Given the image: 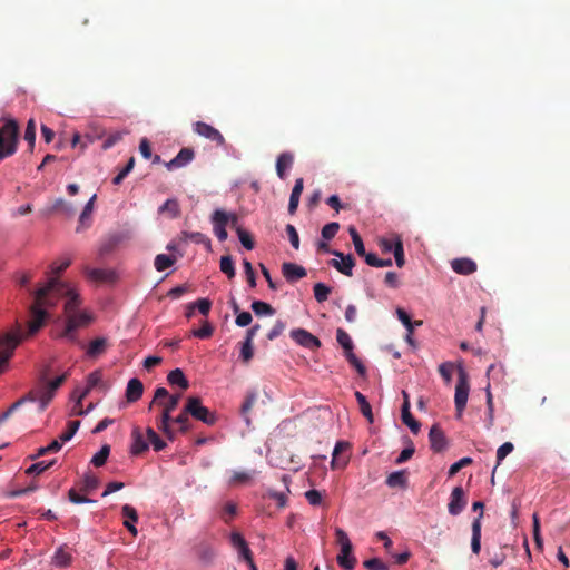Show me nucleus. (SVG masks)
<instances>
[{
  "mask_svg": "<svg viewBox=\"0 0 570 570\" xmlns=\"http://www.w3.org/2000/svg\"><path fill=\"white\" fill-rule=\"evenodd\" d=\"M254 355L253 342L245 340L240 348V358L244 363H248Z\"/></svg>",
  "mask_w": 570,
  "mask_h": 570,
  "instance_id": "58",
  "label": "nucleus"
},
{
  "mask_svg": "<svg viewBox=\"0 0 570 570\" xmlns=\"http://www.w3.org/2000/svg\"><path fill=\"white\" fill-rule=\"evenodd\" d=\"M219 268L229 279L234 278L236 275L234 261L230 255H225L220 257Z\"/></svg>",
  "mask_w": 570,
  "mask_h": 570,
  "instance_id": "40",
  "label": "nucleus"
},
{
  "mask_svg": "<svg viewBox=\"0 0 570 570\" xmlns=\"http://www.w3.org/2000/svg\"><path fill=\"white\" fill-rule=\"evenodd\" d=\"M72 556L70 551L66 547H59L53 557H52V564L60 568H66L71 564Z\"/></svg>",
  "mask_w": 570,
  "mask_h": 570,
  "instance_id": "27",
  "label": "nucleus"
},
{
  "mask_svg": "<svg viewBox=\"0 0 570 570\" xmlns=\"http://www.w3.org/2000/svg\"><path fill=\"white\" fill-rule=\"evenodd\" d=\"M186 412L206 425L213 426L217 422V415L208 407L204 406L202 400L197 396H189L186 401Z\"/></svg>",
  "mask_w": 570,
  "mask_h": 570,
  "instance_id": "5",
  "label": "nucleus"
},
{
  "mask_svg": "<svg viewBox=\"0 0 570 570\" xmlns=\"http://www.w3.org/2000/svg\"><path fill=\"white\" fill-rule=\"evenodd\" d=\"M429 440L433 452L441 453L448 448V439L438 424H433L430 429Z\"/></svg>",
  "mask_w": 570,
  "mask_h": 570,
  "instance_id": "13",
  "label": "nucleus"
},
{
  "mask_svg": "<svg viewBox=\"0 0 570 570\" xmlns=\"http://www.w3.org/2000/svg\"><path fill=\"white\" fill-rule=\"evenodd\" d=\"M83 272L89 279L95 282H112L115 279V273L109 269L85 267Z\"/></svg>",
  "mask_w": 570,
  "mask_h": 570,
  "instance_id": "21",
  "label": "nucleus"
},
{
  "mask_svg": "<svg viewBox=\"0 0 570 570\" xmlns=\"http://www.w3.org/2000/svg\"><path fill=\"white\" fill-rule=\"evenodd\" d=\"M468 501L462 487H455L450 495L448 511L451 515H459L465 508Z\"/></svg>",
  "mask_w": 570,
  "mask_h": 570,
  "instance_id": "12",
  "label": "nucleus"
},
{
  "mask_svg": "<svg viewBox=\"0 0 570 570\" xmlns=\"http://www.w3.org/2000/svg\"><path fill=\"white\" fill-rule=\"evenodd\" d=\"M314 297L318 303H323L327 301L328 295L331 294V287L325 285L324 283H316L313 287Z\"/></svg>",
  "mask_w": 570,
  "mask_h": 570,
  "instance_id": "50",
  "label": "nucleus"
},
{
  "mask_svg": "<svg viewBox=\"0 0 570 570\" xmlns=\"http://www.w3.org/2000/svg\"><path fill=\"white\" fill-rule=\"evenodd\" d=\"M144 393V385L140 380L131 379L129 380L126 389V397L127 401L132 403L138 401Z\"/></svg>",
  "mask_w": 570,
  "mask_h": 570,
  "instance_id": "24",
  "label": "nucleus"
},
{
  "mask_svg": "<svg viewBox=\"0 0 570 570\" xmlns=\"http://www.w3.org/2000/svg\"><path fill=\"white\" fill-rule=\"evenodd\" d=\"M254 475V472H247V471H234L229 484L230 485H243L247 484L252 481Z\"/></svg>",
  "mask_w": 570,
  "mask_h": 570,
  "instance_id": "42",
  "label": "nucleus"
},
{
  "mask_svg": "<svg viewBox=\"0 0 570 570\" xmlns=\"http://www.w3.org/2000/svg\"><path fill=\"white\" fill-rule=\"evenodd\" d=\"M481 519L482 513H479L472 522L471 550L474 554H479L481 551Z\"/></svg>",
  "mask_w": 570,
  "mask_h": 570,
  "instance_id": "23",
  "label": "nucleus"
},
{
  "mask_svg": "<svg viewBox=\"0 0 570 570\" xmlns=\"http://www.w3.org/2000/svg\"><path fill=\"white\" fill-rule=\"evenodd\" d=\"M51 212H61L66 215H72L73 207L70 203H67L65 199L58 198L52 205Z\"/></svg>",
  "mask_w": 570,
  "mask_h": 570,
  "instance_id": "55",
  "label": "nucleus"
},
{
  "mask_svg": "<svg viewBox=\"0 0 570 570\" xmlns=\"http://www.w3.org/2000/svg\"><path fill=\"white\" fill-rule=\"evenodd\" d=\"M56 463V460H50L48 462L40 461L31 464L27 470L26 474L28 475H39L50 469Z\"/></svg>",
  "mask_w": 570,
  "mask_h": 570,
  "instance_id": "44",
  "label": "nucleus"
},
{
  "mask_svg": "<svg viewBox=\"0 0 570 570\" xmlns=\"http://www.w3.org/2000/svg\"><path fill=\"white\" fill-rule=\"evenodd\" d=\"M132 444L131 453L139 455L148 450L149 443L144 439L142 432L139 428H134L131 432Z\"/></svg>",
  "mask_w": 570,
  "mask_h": 570,
  "instance_id": "20",
  "label": "nucleus"
},
{
  "mask_svg": "<svg viewBox=\"0 0 570 570\" xmlns=\"http://www.w3.org/2000/svg\"><path fill=\"white\" fill-rule=\"evenodd\" d=\"M121 513L126 518L124 525L134 537H136L138 533L137 528L134 525V523L138 521V513L136 509L129 504H125L121 508Z\"/></svg>",
  "mask_w": 570,
  "mask_h": 570,
  "instance_id": "22",
  "label": "nucleus"
},
{
  "mask_svg": "<svg viewBox=\"0 0 570 570\" xmlns=\"http://www.w3.org/2000/svg\"><path fill=\"white\" fill-rule=\"evenodd\" d=\"M393 254L397 267H403L405 264L403 242L400 236H396L393 246Z\"/></svg>",
  "mask_w": 570,
  "mask_h": 570,
  "instance_id": "47",
  "label": "nucleus"
},
{
  "mask_svg": "<svg viewBox=\"0 0 570 570\" xmlns=\"http://www.w3.org/2000/svg\"><path fill=\"white\" fill-rule=\"evenodd\" d=\"M107 345L108 343L105 337H98L89 343L87 348V355L94 358L98 357L99 355L106 352Z\"/></svg>",
  "mask_w": 570,
  "mask_h": 570,
  "instance_id": "32",
  "label": "nucleus"
},
{
  "mask_svg": "<svg viewBox=\"0 0 570 570\" xmlns=\"http://www.w3.org/2000/svg\"><path fill=\"white\" fill-rule=\"evenodd\" d=\"M181 399L180 393L171 394L168 400L165 402H159V405L163 407L161 414H167V416H171V413L176 410Z\"/></svg>",
  "mask_w": 570,
  "mask_h": 570,
  "instance_id": "37",
  "label": "nucleus"
},
{
  "mask_svg": "<svg viewBox=\"0 0 570 570\" xmlns=\"http://www.w3.org/2000/svg\"><path fill=\"white\" fill-rule=\"evenodd\" d=\"M175 263H176L175 256H169L166 254H158L155 257L154 265L158 272H163V271L171 267Z\"/></svg>",
  "mask_w": 570,
  "mask_h": 570,
  "instance_id": "39",
  "label": "nucleus"
},
{
  "mask_svg": "<svg viewBox=\"0 0 570 570\" xmlns=\"http://www.w3.org/2000/svg\"><path fill=\"white\" fill-rule=\"evenodd\" d=\"M180 240L203 244L206 246V248H210V239L205 234L199 232H181Z\"/></svg>",
  "mask_w": 570,
  "mask_h": 570,
  "instance_id": "31",
  "label": "nucleus"
},
{
  "mask_svg": "<svg viewBox=\"0 0 570 570\" xmlns=\"http://www.w3.org/2000/svg\"><path fill=\"white\" fill-rule=\"evenodd\" d=\"M348 233H350L352 242L354 244L355 252L357 253L358 256L364 257L367 252L365 250L364 243H363L360 234L357 233L356 228L351 226L348 228Z\"/></svg>",
  "mask_w": 570,
  "mask_h": 570,
  "instance_id": "45",
  "label": "nucleus"
},
{
  "mask_svg": "<svg viewBox=\"0 0 570 570\" xmlns=\"http://www.w3.org/2000/svg\"><path fill=\"white\" fill-rule=\"evenodd\" d=\"M452 269L460 275H471L476 271V264L471 258H455L451 262Z\"/></svg>",
  "mask_w": 570,
  "mask_h": 570,
  "instance_id": "18",
  "label": "nucleus"
},
{
  "mask_svg": "<svg viewBox=\"0 0 570 570\" xmlns=\"http://www.w3.org/2000/svg\"><path fill=\"white\" fill-rule=\"evenodd\" d=\"M195 158V151L193 148L185 147L181 148L176 157H174L170 161L166 163V167L168 170L177 169L185 167Z\"/></svg>",
  "mask_w": 570,
  "mask_h": 570,
  "instance_id": "15",
  "label": "nucleus"
},
{
  "mask_svg": "<svg viewBox=\"0 0 570 570\" xmlns=\"http://www.w3.org/2000/svg\"><path fill=\"white\" fill-rule=\"evenodd\" d=\"M37 395L35 392H28L24 396L12 403L3 413L0 414V424L6 422L18 409L27 402H36Z\"/></svg>",
  "mask_w": 570,
  "mask_h": 570,
  "instance_id": "19",
  "label": "nucleus"
},
{
  "mask_svg": "<svg viewBox=\"0 0 570 570\" xmlns=\"http://www.w3.org/2000/svg\"><path fill=\"white\" fill-rule=\"evenodd\" d=\"M146 435L147 442L151 444L154 451L159 452L167 446V443L154 431V429L147 428Z\"/></svg>",
  "mask_w": 570,
  "mask_h": 570,
  "instance_id": "36",
  "label": "nucleus"
},
{
  "mask_svg": "<svg viewBox=\"0 0 570 570\" xmlns=\"http://www.w3.org/2000/svg\"><path fill=\"white\" fill-rule=\"evenodd\" d=\"M66 297L65 312L70 313L80 305L78 293L68 284L57 277H49L48 282L35 293L33 303L29 308L30 320L28 330L22 333L21 325L17 324L16 330L0 333V374L6 370L7 364L14 350L24 337L33 336L42 328L49 317L48 309Z\"/></svg>",
  "mask_w": 570,
  "mask_h": 570,
  "instance_id": "1",
  "label": "nucleus"
},
{
  "mask_svg": "<svg viewBox=\"0 0 570 570\" xmlns=\"http://www.w3.org/2000/svg\"><path fill=\"white\" fill-rule=\"evenodd\" d=\"M250 307L257 316H272L275 314V309L273 308V306L262 301H254Z\"/></svg>",
  "mask_w": 570,
  "mask_h": 570,
  "instance_id": "43",
  "label": "nucleus"
},
{
  "mask_svg": "<svg viewBox=\"0 0 570 570\" xmlns=\"http://www.w3.org/2000/svg\"><path fill=\"white\" fill-rule=\"evenodd\" d=\"M167 381L170 385H178L183 391L189 387V382L180 368L170 371L167 375Z\"/></svg>",
  "mask_w": 570,
  "mask_h": 570,
  "instance_id": "30",
  "label": "nucleus"
},
{
  "mask_svg": "<svg viewBox=\"0 0 570 570\" xmlns=\"http://www.w3.org/2000/svg\"><path fill=\"white\" fill-rule=\"evenodd\" d=\"M36 129H37L36 120L33 118H30L27 122V127L24 130V140L29 145L30 153L33 151L35 144H36Z\"/></svg>",
  "mask_w": 570,
  "mask_h": 570,
  "instance_id": "41",
  "label": "nucleus"
},
{
  "mask_svg": "<svg viewBox=\"0 0 570 570\" xmlns=\"http://www.w3.org/2000/svg\"><path fill=\"white\" fill-rule=\"evenodd\" d=\"M229 218L230 214L223 209H216L212 215L213 227L220 226L226 228V226L229 224Z\"/></svg>",
  "mask_w": 570,
  "mask_h": 570,
  "instance_id": "46",
  "label": "nucleus"
},
{
  "mask_svg": "<svg viewBox=\"0 0 570 570\" xmlns=\"http://www.w3.org/2000/svg\"><path fill=\"white\" fill-rule=\"evenodd\" d=\"M190 413L186 412V405L184 406L183 411L171 420V422H175L179 425V431L185 433L189 430V416Z\"/></svg>",
  "mask_w": 570,
  "mask_h": 570,
  "instance_id": "54",
  "label": "nucleus"
},
{
  "mask_svg": "<svg viewBox=\"0 0 570 570\" xmlns=\"http://www.w3.org/2000/svg\"><path fill=\"white\" fill-rule=\"evenodd\" d=\"M102 381V373L99 370L91 372L87 377V387L80 393V399H85L91 389L97 387Z\"/></svg>",
  "mask_w": 570,
  "mask_h": 570,
  "instance_id": "35",
  "label": "nucleus"
},
{
  "mask_svg": "<svg viewBox=\"0 0 570 570\" xmlns=\"http://www.w3.org/2000/svg\"><path fill=\"white\" fill-rule=\"evenodd\" d=\"M402 394H403V404L401 407L402 422L405 425H407L414 434H417L420 431L421 424L413 417V415L411 413V410H410L411 404H410L409 394L405 391H403Z\"/></svg>",
  "mask_w": 570,
  "mask_h": 570,
  "instance_id": "14",
  "label": "nucleus"
},
{
  "mask_svg": "<svg viewBox=\"0 0 570 570\" xmlns=\"http://www.w3.org/2000/svg\"><path fill=\"white\" fill-rule=\"evenodd\" d=\"M77 308L67 314L66 327L63 331V336L73 341L75 340V331L79 327L87 326L91 322V316L86 312L77 313Z\"/></svg>",
  "mask_w": 570,
  "mask_h": 570,
  "instance_id": "8",
  "label": "nucleus"
},
{
  "mask_svg": "<svg viewBox=\"0 0 570 570\" xmlns=\"http://www.w3.org/2000/svg\"><path fill=\"white\" fill-rule=\"evenodd\" d=\"M363 566L367 570H389V567L379 558L365 560Z\"/></svg>",
  "mask_w": 570,
  "mask_h": 570,
  "instance_id": "64",
  "label": "nucleus"
},
{
  "mask_svg": "<svg viewBox=\"0 0 570 570\" xmlns=\"http://www.w3.org/2000/svg\"><path fill=\"white\" fill-rule=\"evenodd\" d=\"M470 385L468 381V375L463 368L459 371V379L455 386L454 394V404L456 411V417L461 419L463 411L466 406L468 397H469Z\"/></svg>",
  "mask_w": 570,
  "mask_h": 570,
  "instance_id": "6",
  "label": "nucleus"
},
{
  "mask_svg": "<svg viewBox=\"0 0 570 570\" xmlns=\"http://www.w3.org/2000/svg\"><path fill=\"white\" fill-rule=\"evenodd\" d=\"M135 158L131 157L127 165L114 177L112 183L119 185L127 177V175L134 169Z\"/></svg>",
  "mask_w": 570,
  "mask_h": 570,
  "instance_id": "56",
  "label": "nucleus"
},
{
  "mask_svg": "<svg viewBox=\"0 0 570 570\" xmlns=\"http://www.w3.org/2000/svg\"><path fill=\"white\" fill-rule=\"evenodd\" d=\"M292 340H294L298 345L309 348L316 350L321 346V341L314 336L312 333L304 328H295L289 333Z\"/></svg>",
  "mask_w": 570,
  "mask_h": 570,
  "instance_id": "11",
  "label": "nucleus"
},
{
  "mask_svg": "<svg viewBox=\"0 0 570 570\" xmlns=\"http://www.w3.org/2000/svg\"><path fill=\"white\" fill-rule=\"evenodd\" d=\"M243 266H244V272H245L248 285L252 288L256 287V275H255V271L253 268V265L247 259H244L243 261Z\"/></svg>",
  "mask_w": 570,
  "mask_h": 570,
  "instance_id": "59",
  "label": "nucleus"
},
{
  "mask_svg": "<svg viewBox=\"0 0 570 570\" xmlns=\"http://www.w3.org/2000/svg\"><path fill=\"white\" fill-rule=\"evenodd\" d=\"M286 234L289 238L291 245L294 249L299 248V236L296 228L292 224H287L285 227Z\"/></svg>",
  "mask_w": 570,
  "mask_h": 570,
  "instance_id": "63",
  "label": "nucleus"
},
{
  "mask_svg": "<svg viewBox=\"0 0 570 570\" xmlns=\"http://www.w3.org/2000/svg\"><path fill=\"white\" fill-rule=\"evenodd\" d=\"M20 127L17 120L6 119L0 127V161L13 156L18 150Z\"/></svg>",
  "mask_w": 570,
  "mask_h": 570,
  "instance_id": "3",
  "label": "nucleus"
},
{
  "mask_svg": "<svg viewBox=\"0 0 570 570\" xmlns=\"http://www.w3.org/2000/svg\"><path fill=\"white\" fill-rule=\"evenodd\" d=\"M336 340L338 344L344 348L345 353L353 351L352 338L344 330L337 328Z\"/></svg>",
  "mask_w": 570,
  "mask_h": 570,
  "instance_id": "52",
  "label": "nucleus"
},
{
  "mask_svg": "<svg viewBox=\"0 0 570 570\" xmlns=\"http://www.w3.org/2000/svg\"><path fill=\"white\" fill-rule=\"evenodd\" d=\"M304 189V180L303 178H297L295 180L294 187L292 189L291 196H289V203H288V213L295 214L297 210L298 204H299V197Z\"/></svg>",
  "mask_w": 570,
  "mask_h": 570,
  "instance_id": "25",
  "label": "nucleus"
},
{
  "mask_svg": "<svg viewBox=\"0 0 570 570\" xmlns=\"http://www.w3.org/2000/svg\"><path fill=\"white\" fill-rule=\"evenodd\" d=\"M257 401V393L255 391L247 392L245 400L240 407V414L245 419L247 425L250 423L249 412Z\"/></svg>",
  "mask_w": 570,
  "mask_h": 570,
  "instance_id": "34",
  "label": "nucleus"
},
{
  "mask_svg": "<svg viewBox=\"0 0 570 570\" xmlns=\"http://www.w3.org/2000/svg\"><path fill=\"white\" fill-rule=\"evenodd\" d=\"M49 374L50 367H43L39 373L38 385L30 391L35 392V394L37 395L36 401H39L40 412L46 410L50 401L53 399L56 391L68 377V372H66L62 375L56 377L55 380H49Z\"/></svg>",
  "mask_w": 570,
  "mask_h": 570,
  "instance_id": "2",
  "label": "nucleus"
},
{
  "mask_svg": "<svg viewBox=\"0 0 570 570\" xmlns=\"http://www.w3.org/2000/svg\"><path fill=\"white\" fill-rule=\"evenodd\" d=\"M193 128L197 135H199L210 141L216 142L217 146H224L226 142L225 138L219 132V130H217L215 127H213L209 124H206L204 121H196L193 125Z\"/></svg>",
  "mask_w": 570,
  "mask_h": 570,
  "instance_id": "9",
  "label": "nucleus"
},
{
  "mask_svg": "<svg viewBox=\"0 0 570 570\" xmlns=\"http://www.w3.org/2000/svg\"><path fill=\"white\" fill-rule=\"evenodd\" d=\"M193 552L197 562L202 567L213 566L217 557V549L215 544L212 541L205 539L194 544Z\"/></svg>",
  "mask_w": 570,
  "mask_h": 570,
  "instance_id": "7",
  "label": "nucleus"
},
{
  "mask_svg": "<svg viewBox=\"0 0 570 570\" xmlns=\"http://www.w3.org/2000/svg\"><path fill=\"white\" fill-rule=\"evenodd\" d=\"M350 446L348 442L340 441L336 443L334 450H333V458H332V469H341L344 468L347 463V459H341L340 454L347 450Z\"/></svg>",
  "mask_w": 570,
  "mask_h": 570,
  "instance_id": "28",
  "label": "nucleus"
},
{
  "mask_svg": "<svg viewBox=\"0 0 570 570\" xmlns=\"http://www.w3.org/2000/svg\"><path fill=\"white\" fill-rule=\"evenodd\" d=\"M110 454V446L108 444H105L101 446V449L92 456L91 459V463L99 468V466H102L108 456Z\"/></svg>",
  "mask_w": 570,
  "mask_h": 570,
  "instance_id": "51",
  "label": "nucleus"
},
{
  "mask_svg": "<svg viewBox=\"0 0 570 570\" xmlns=\"http://www.w3.org/2000/svg\"><path fill=\"white\" fill-rule=\"evenodd\" d=\"M99 487V479L92 474H86L80 483V491L90 493Z\"/></svg>",
  "mask_w": 570,
  "mask_h": 570,
  "instance_id": "48",
  "label": "nucleus"
},
{
  "mask_svg": "<svg viewBox=\"0 0 570 570\" xmlns=\"http://www.w3.org/2000/svg\"><path fill=\"white\" fill-rule=\"evenodd\" d=\"M159 213H168L170 217L175 218L179 216V204L176 199H167L158 209Z\"/></svg>",
  "mask_w": 570,
  "mask_h": 570,
  "instance_id": "49",
  "label": "nucleus"
},
{
  "mask_svg": "<svg viewBox=\"0 0 570 570\" xmlns=\"http://www.w3.org/2000/svg\"><path fill=\"white\" fill-rule=\"evenodd\" d=\"M341 551L337 554V563L344 570H353L356 564V558L353 556V547L345 531L337 528L335 530Z\"/></svg>",
  "mask_w": 570,
  "mask_h": 570,
  "instance_id": "4",
  "label": "nucleus"
},
{
  "mask_svg": "<svg viewBox=\"0 0 570 570\" xmlns=\"http://www.w3.org/2000/svg\"><path fill=\"white\" fill-rule=\"evenodd\" d=\"M340 229L338 223H328L322 228V237L326 240H330L335 237Z\"/></svg>",
  "mask_w": 570,
  "mask_h": 570,
  "instance_id": "60",
  "label": "nucleus"
},
{
  "mask_svg": "<svg viewBox=\"0 0 570 570\" xmlns=\"http://www.w3.org/2000/svg\"><path fill=\"white\" fill-rule=\"evenodd\" d=\"M386 484L390 488H406L407 485V473L405 470L392 472L386 478Z\"/></svg>",
  "mask_w": 570,
  "mask_h": 570,
  "instance_id": "33",
  "label": "nucleus"
},
{
  "mask_svg": "<svg viewBox=\"0 0 570 570\" xmlns=\"http://www.w3.org/2000/svg\"><path fill=\"white\" fill-rule=\"evenodd\" d=\"M230 542L233 547L237 549L239 558L246 561V563H252L253 553L243 535L238 532H233L230 535Z\"/></svg>",
  "mask_w": 570,
  "mask_h": 570,
  "instance_id": "16",
  "label": "nucleus"
},
{
  "mask_svg": "<svg viewBox=\"0 0 570 570\" xmlns=\"http://www.w3.org/2000/svg\"><path fill=\"white\" fill-rule=\"evenodd\" d=\"M294 163V156L291 153H282L276 160V173L281 179L286 177V169H289Z\"/></svg>",
  "mask_w": 570,
  "mask_h": 570,
  "instance_id": "26",
  "label": "nucleus"
},
{
  "mask_svg": "<svg viewBox=\"0 0 570 570\" xmlns=\"http://www.w3.org/2000/svg\"><path fill=\"white\" fill-rule=\"evenodd\" d=\"M236 233L239 242L246 249L250 250L254 248L255 243L252 235L247 230L243 229L242 227H236Z\"/></svg>",
  "mask_w": 570,
  "mask_h": 570,
  "instance_id": "53",
  "label": "nucleus"
},
{
  "mask_svg": "<svg viewBox=\"0 0 570 570\" xmlns=\"http://www.w3.org/2000/svg\"><path fill=\"white\" fill-rule=\"evenodd\" d=\"M282 273L286 281L291 283L305 277L307 274L303 266L295 263H284L282 265Z\"/></svg>",
  "mask_w": 570,
  "mask_h": 570,
  "instance_id": "17",
  "label": "nucleus"
},
{
  "mask_svg": "<svg viewBox=\"0 0 570 570\" xmlns=\"http://www.w3.org/2000/svg\"><path fill=\"white\" fill-rule=\"evenodd\" d=\"M173 417L167 416V414H160L159 419L157 420V428L158 430L169 440L174 441L176 438V433L170 426Z\"/></svg>",
  "mask_w": 570,
  "mask_h": 570,
  "instance_id": "29",
  "label": "nucleus"
},
{
  "mask_svg": "<svg viewBox=\"0 0 570 570\" xmlns=\"http://www.w3.org/2000/svg\"><path fill=\"white\" fill-rule=\"evenodd\" d=\"M332 255L340 258L338 259H331L328 264L337 269L340 273L344 274L345 276L351 277L353 275V267L355 265V261L352 255H344L343 253L338 250L331 252Z\"/></svg>",
  "mask_w": 570,
  "mask_h": 570,
  "instance_id": "10",
  "label": "nucleus"
},
{
  "mask_svg": "<svg viewBox=\"0 0 570 570\" xmlns=\"http://www.w3.org/2000/svg\"><path fill=\"white\" fill-rule=\"evenodd\" d=\"M345 356L348 363L357 371V373L362 376L366 374V367L362 364V362L356 357L353 351L345 353Z\"/></svg>",
  "mask_w": 570,
  "mask_h": 570,
  "instance_id": "57",
  "label": "nucleus"
},
{
  "mask_svg": "<svg viewBox=\"0 0 570 570\" xmlns=\"http://www.w3.org/2000/svg\"><path fill=\"white\" fill-rule=\"evenodd\" d=\"M472 459L471 458H462L460 459L459 461H456L455 463H453L450 469H449V476L452 478L461 469H463L464 466H468L472 463Z\"/></svg>",
  "mask_w": 570,
  "mask_h": 570,
  "instance_id": "61",
  "label": "nucleus"
},
{
  "mask_svg": "<svg viewBox=\"0 0 570 570\" xmlns=\"http://www.w3.org/2000/svg\"><path fill=\"white\" fill-rule=\"evenodd\" d=\"M514 449L513 443L505 442L497 450V465H499L507 455H509Z\"/></svg>",
  "mask_w": 570,
  "mask_h": 570,
  "instance_id": "62",
  "label": "nucleus"
},
{
  "mask_svg": "<svg viewBox=\"0 0 570 570\" xmlns=\"http://www.w3.org/2000/svg\"><path fill=\"white\" fill-rule=\"evenodd\" d=\"M355 399L360 405L361 413L367 419L370 423H373V412L366 397L358 391L355 392Z\"/></svg>",
  "mask_w": 570,
  "mask_h": 570,
  "instance_id": "38",
  "label": "nucleus"
}]
</instances>
